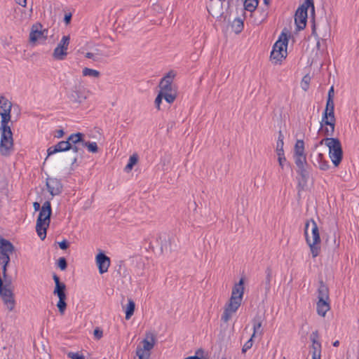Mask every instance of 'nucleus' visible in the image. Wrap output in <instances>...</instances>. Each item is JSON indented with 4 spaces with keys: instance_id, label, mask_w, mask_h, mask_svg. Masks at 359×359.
Instances as JSON below:
<instances>
[{
    "instance_id": "21",
    "label": "nucleus",
    "mask_w": 359,
    "mask_h": 359,
    "mask_svg": "<svg viewBox=\"0 0 359 359\" xmlns=\"http://www.w3.org/2000/svg\"><path fill=\"white\" fill-rule=\"evenodd\" d=\"M264 321V316L260 314H257L252 319L253 324V334L252 338L255 337L256 334L262 335L263 329L262 323Z\"/></svg>"
},
{
    "instance_id": "56",
    "label": "nucleus",
    "mask_w": 359,
    "mask_h": 359,
    "mask_svg": "<svg viewBox=\"0 0 359 359\" xmlns=\"http://www.w3.org/2000/svg\"><path fill=\"white\" fill-rule=\"evenodd\" d=\"M284 142L280 141V140H278L276 142V150H281L283 149Z\"/></svg>"
},
{
    "instance_id": "31",
    "label": "nucleus",
    "mask_w": 359,
    "mask_h": 359,
    "mask_svg": "<svg viewBox=\"0 0 359 359\" xmlns=\"http://www.w3.org/2000/svg\"><path fill=\"white\" fill-rule=\"evenodd\" d=\"M135 309V304L131 299H128V304L126 307V319L129 320L134 313Z\"/></svg>"
},
{
    "instance_id": "1",
    "label": "nucleus",
    "mask_w": 359,
    "mask_h": 359,
    "mask_svg": "<svg viewBox=\"0 0 359 359\" xmlns=\"http://www.w3.org/2000/svg\"><path fill=\"white\" fill-rule=\"evenodd\" d=\"M84 134L82 133H75L71 134L67 139L70 143L71 151L65 154L64 158L67 163L74 166L77 162L79 158H82L84 150H82V144L83 142Z\"/></svg>"
},
{
    "instance_id": "34",
    "label": "nucleus",
    "mask_w": 359,
    "mask_h": 359,
    "mask_svg": "<svg viewBox=\"0 0 359 359\" xmlns=\"http://www.w3.org/2000/svg\"><path fill=\"white\" fill-rule=\"evenodd\" d=\"M137 161H138V156H137V154H134L132 156H130V158H129L128 163V164L126 165V168L124 169L125 171L127 172H130L133 169V166L135 164H137Z\"/></svg>"
},
{
    "instance_id": "46",
    "label": "nucleus",
    "mask_w": 359,
    "mask_h": 359,
    "mask_svg": "<svg viewBox=\"0 0 359 359\" xmlns=\"http://www.w3.org/2000/svg\"><path fill=\"white\" fill-rule=\"evenodd\" d=\"M310 80V77L308 75H306L302 79V88L303 90H306L309 88V81Z\"/></svg>"
},
{
    "instance_id": "22",
    "label": "nucleus",
    "mask_w": 359,
    "mask_h": 359,
    "mask_svg": "<svg viewBox=\"0 0 359 359\" xmlns=\"http://www.w3.org/2000/svg\"><path fill=\"white\" fill-rule=\"evenodd\" d=\"M314 166L322 170H327L330 168L329 162L325 158L323 154L319 153L316 155L313 161Z\"/></svg>"
},
{
    "instance_id": "4",
    "label": "nucleus",
    "mask_w": 359,
    "mask_h": 359,
    "mask_svg": "<svg viewBox=\"0 0 359 359\" xmlns=\"http://www.w3.org/2000/svg\"><path fill=\"white\" fill-rule=\"evenodd\" d=\"M289 36H290L283 31L278 41L274 43L271 52L270 59L275 63L281 62L287 57V47Z\"/></svg>"
},
{
    "instance_id": "59",
    "label": "nucleus",
    "mask_w": 359,
    "mask_h": 359,
    "mask_svg": "<svg viewBox=\"0 0 359 359\" xmlns=\"http://www.w3.org/2000/svg\"><path fill=\"white\" fill-rule=\"evenodd\" d=\"M33 208H34V211H39L41 208V205H40V203H38V202H34L33 203Z\"/></svg>"
},
{
    "instance_id": "51",
    "label": "nucleus",
    "mask_w": 359,
    "mask_h": 359,
    "mask_svg": "<svg viewBox=\"0 0 359 359\" xmlns=\"http://www.w3.org/2000/svg\"><path fill=\"white\" fill-rule=\"evenodd\" d=\"M2 266V274L3 277L5 279V282H8L7 280V267L8 265L1 264Z\"/></svg>"
},
{
    "instance_id": "3",
    "label": "nucleus",
    "mask_w": 359,
    "mask_h": 359,
    "mask_svg": "<svg viewBox=\"0 0 359 359\" xmlns=\"http://www.w3.org/2000/svg\"><path fill=\"white\" fill-rule=\"evenodd\" d=\"M51 215L52 208L50 202L49 201H45L39 210L36 224V231L42 241L46 238V231L50 225Z\"/></svg>"
},
{
    "instance_id": "6",
    "label": "nucleus",
    "mask_w": 359,
    "mask_h": 359,
    "mask_svg": "<svg viewBox=\"0 0 359 359\" xmlns=\"http://www.w3.org/2000/svg\"><path fill=\"white\" fill-rule=\"evenodd\" d=\"M325 144L329 149V156L335 167H338L343 158L341 143L338 138L325 137Z\"/></svg>"
},
{
    "instance_id": "35",
    "label": "nucleus",
    "mask_w": 359,
    "mask_h": 359,
    "mask_svg": "<svg viewBox=\"0 0 359 359\" xmlns=\"http://www.w3.org/2000/svg\"><path fill=\"white\" fill-rule=\"evenodd\" d=\"M297 167L307 165L306 154H294Z\"/></svg>"
},
{
    "instance_id": "52",
    "label": "nucleus",
    "mask_w": 359,
    "mask_h": 359,
    "mask_svg": "<svg viewBox=\"0 0 359 359\" xmlns=\"http://www.w3.org/2000/svg\"><path fill=\"white\" fill-rule=\"evenodd\" d=\"M334 87L332 86L328 91L327 100H334Z\"/></svg>"
},
{
    "instance_id": "29",
    "label": "nucleus",
    "mask_w": 359,
    "mask_h": 359,
    "mask_svg": "<svg viewBox=\"0 0 359 359\" xmlns=\"http://www.w3.org/2000/svg\"><path fill=\"white\" fill-rule=\"evenodd\" d=\"M297 172L300 175L302 181L306 184L309 178L310 175L309 165L307 164L297 167Z\"/></svg>"
},
{
    "instance_id": "64",
    "label": "nucleus",
    "mask_w": 359,
    "mask_h": 359,
    "mask_svg": "<svg viewBox=\"0 0 359 359\" xmlns=\"http://www.w3.org/2000/svg\"><path fill=\"white\" fill-rule=\"evenodd\" d=\"M325 144V138L321 140L318 144L315 145V148H316L318 145H323Z\"/></svg>"
},
{
    "instance_id": "54",
    "label": "nucleus",
    "mask_w": 359,
    "mask_h": 359,
    "mask_svg": "<svg viewBox=\"0 0 359 359\" xmlns=\"http://www.w3.org/2000/svg\"><path fill=\"white\" fill-rule=\"evenodd\" d=\"M86 57L87 58H89V59H93L94 61H97L98 60V57L93 53H87L85 55Z\"/></svg>"
},
{
    "instance_id": "40",
    "label": "nucleus",
    "mask_w": 359,
    "mask_h": 359,
    "mask_svg": "<svg viewBox=\"0 0 359 359\" xmlns=\"http://www.w3.org/2000/svg\"><path fill=\"white\" fill-rule=\"evenodd\" d=\"M57 265L61 271H65L67 268V262L65 257H60L57 260Z\"/></svg>"
},
{
    "instance_id": "49",
    "label": "nucleus",
    "mask_w": 359,
    "mask_h": 359,
    "mask_svg": "<svg viewBox=\"0 0 359 359\" xmlns=\"http://www.w3.org/2000/svg\"><path fill=\"white\" fill-rule=\"evenodd\" d=\"M58 245L61 250H65L69 248V243L66 239H64L62 241L59 242Z\"/></svg>"
},
{
    "instance_id": "37",
    "label": "nucleus",
    "mask_w": 359,
    "mask_h": 359,
    "mask_svg": "<svg viewBox=\"0 0 359 359\" xmlns=\"http://www.w3.org/2000/svg\"><path fill=\"white\" fill-rule=\"evenodd\" d=\"M294 154H304V142L302 140H297L294 145Z\"/></svg>"
},
{
    "instance_id": "62",
    "label": "nucleus",
    "mask_w": 359,
    "mask_h": 359,
    "mask_svg": "<svg viewBox=\"0 0 359 359\" xmlns=\"http://www.w3.org/2000/svg\"><path fill=\"white\" fill-rule=\"evenodd\" d=\"M278 140H280V141H283V140H284V135L281 130H279V132H278Z\"/></svg>"
},
{
    "instance_id": "11",
    "label": "nucleus",
    "mask_w": 359,
    "mask_h": 359,
    "mask_svg": "<svg viewBox=\"0 0 359 359\" xmlns=\"http://www.w3.org/2000/svg\"><path fill=\"white\" fill-rule=\"evenodd\" d=\"M70 36H64L61 41L57 44V47L54 49L53 57L57 60H63L67 55V48L69 44Z\"/></svg>"
},
{
    "instance_id": "5",
    "label": "nucleus",
    "mask_w": 359,
    "mask_h": 359,
    "mask_svg": "<svg viewBox=\"0 0 359 359\" xmlns=\"http://www.w3.org/2000/svg\"><path fill=\"white\" fill-rule=\"evenodd\" d=\"M329 289L327 286L321 280L319 281L318 289V302L316 304L317 313L325 317L326 313L330 309Z\"/></svg>"
},
{
    "instance_id": "36",
    "label": "nucleus",
    "mask_w": 359,
    "mask_h": 359,
    "mask_svg": "<svg viewBox=\"0 0 359 359\" xmlns=\"http://www.w3.org/2000/svg\"><path fill=\"white\" fill-rule=\"evenodd\" d=\"M59 300L56 304L58 311L61 315H63L65 313V311L67 309V303H66V299L67 297H58Z\"/></svg>"
},
{
    "instance_id": "2",
    "label": "nucleus",
    "mask_w": 359,
    "mask_h": 359,
    "mask_svg": "<svg viewBox=\"0 0 359 359\" xmlns=\"http://www.w3.org/2000/svg\"><path fill=\"white\" fill-rule=\"evenodd\" d=\"M304 236L313 257H316L320 250V236L318 225L313 219L306 220L304 226Z\"/></svg>"
},
{
    "instance_id": "28",
    "label": "nucleus",
    "mask_w": 359,
    "mask_h": 359,
    "mask_svg": "<svg viewBox=\"0 0 359 359\" xmlns=\"http://www.w3.org/2000/svg\"><path fill=\"white\" fill-rule=\"evenodd\" d=\"M330 121H336L334 113H332V111H329L325 109L322 114V120L320 121L321 126L328 125V123H330Z\"/></svg>"
},
{
    "instance_id": "30",
    "label": "nucleus",
    "mask_w": 359,
    "mask_h": 359,
    "mask_svg": "<svg viewBox=\"0 0 359 359\" xmlns=\"http://www.w3.org/2000/svg\"><path fill=\"white\" fill-rule=\"evenodd\" d=\"M243 21L239 18H235L231 24V29L236 34H240L243 31Z\"/></svg>"
},
{
    "instance_id": "25",
    "label": "nucleus",
    "mask_w": 359,
    "mask_h": 359,
    "mask_svg": "<svg viewBox=\"0 0 359 359\" xmlns=\"http://www.w3.org/2000/svg\"><path fill=\"white\" fill-rule=\"evenodd\" d=\"M329 122L328 125L320 126L318 130V133H322L325 137H332L334 133L336 121H330Z\"/></svg>"
},
{
    "instance_id": "19",
    "label": "nucleus",
    "mask_w": 359,
    "mask_h": 359,
    "mask_svg": "<svg viewBox=\"0 0 359 359\" xmlns=\"http://www.w3.org/2000/svg\"><path fill=\"white\" fill-rule=\"evenodd\" d=\"M318 335V332H313L311 336L312 341V358L320 359L321 358V344L317 340Z\"/></svg>"
},
{
    "instance_id": "9",
    "label": "nucleus",
    "mask_w": 359,
    "mask_h": 359,
    "mask_svg": "<svg viewBox=\"0 0 359 359\" xmlns=\"http://www.w3.org/2000/svg\"><path fill=\"white\" fill-rule=\"evenodd\" d=\"M42 25L40 23L34 24L32 26L29 36V43L32 46L36 45L37 43H44L48 36V29L41 30Z\"/></svg>"
},
{
    "instance_id": "61",
    "label": "nucleus",
    "mask_w": 359,
    "mask_h": 359,
    "mask_svg": "<svg viewBox=\"0 0 359 359\" xmlns=\"http://www.w3.org/2000/svg\"><path fill=\"white\" fill-rule=\"evenodd\" d=\"M53 279L55 282V284L57 285V283H60V278L57 276V275H56L55 273H53Z\"/></svg>"
},
{
    "instance_id": "18",
    "label": "nucleus",
    "mask_w": 359,
    "mask_h": 359,
    "mask_svg": "<svg viewBox=\"0 0 359 359\" xmlns=\"http://www.w3.org/2000/svg\"><path fill=\"white\" fill-rule=\"evenodd\" d=\"M71 151L70 143L66 141H60L54 146L50 147L47 149L48 156L53 155L58 152Z\"/></svg>"
},
{
    "instance_id": "8",
    "label": "nucleus",
    "mask_w": 359,
    "mask_h": 359,
    "mask_svg": "<svg viewBox=\"0 0 359 359\" xmlns=\"http://www.w3.org/2000/svg\"><path fill=\"white\" fill-rule=\"evenodd\" d=\"M143 346H137L136 354L139 359H149L150 356L149 351L152 349L155 344V335L151 332H147L146 337L142 341Z\"/></svg>"
},
{
    "instance_id": "39",
    "label": "nucleus",
    "mask_w": 359,
    "mask_h": 359,
    "mask_svg": "<svg viewBox=\"0 0 359 359\" xmlns=\"http://www.w3.org/2000/svg\"><path fill=\"white\" fill-rule=\"evenodd\" d=\"M82 73H83V75L85 76H93V77H98L100 74V72H98L95 69L88 68V67H85L83 69Z\"/></svg>"
},
{
    "instance_id": "42",
    "label": "nucleus",
    "mask_w": 359,
    "mask_h": 359,
    "mask_svg": "<svg viewBox=\"0 0 359 359\" xmlns=\"http://www.w3.org/2000/svg\"><path fill=\"white\" fill-rule=\"evenodd\" d=\"M164 99L163 98V93H161V92H158L155 100H154V104H155V107L156 108L158 109V110H160L161 109V104L162 103V100Z\"/></svg>"
},
{
    "instance_id": "48",
    "label": "nucleus",
    "mask_w": 359,
    "mask_h": 359,
    "mask_svg": "<svg viewBox=\"0 0 359 359\" xmlns=\"http://www.w3.org/2000/svg\"><path fill=\"white\" fill-rule=\"evenodd\" d=\"M93 334L95 339H100L103 336L102 330H101L100 327L95 328L93 331Z\"/></svg>"
},
{
    "instance_id": "26",
    "label": "nucleus",
    "mask_w": 359,
    "mask_h": 359,
    "mask_svg": "<svg viewBox=\"0 0 359 359\" xmlns=\"http://www.w3.org/2000/svg\"><path fill=\"white\" fill-rule=\"evenodd\" d=\"M237 310L238 309H235V306L233 305L231 306L230 302H229L228 304H226L224 307V310L222 316L221 320L224 323H227L231 318L232 313H235Z\"/></svg>"
},
{
    "instance_id": "24",
    "label": "nucleus",
    "mask_w": 359,
    "mask_h": 359,
    "mask_svg": "<svg viewBox=\"0 0 359 359\" xmlns=\"http://www.w3.org/2000/svg\"><path fill=\"white\" fill-rule=\"evenodd\" d=\"M266 277L262 283V286L264 288V294L266 297L271 290V282L273 277V271L270 266H267L265 270Z\"/></svg>"
},
{
    "instance_id": "16",
    "label": "nucleus",
    "mask_w": 359,
    "mask_h": 359,
    "mask_svg": "<svg viewBox=\"0 0 359 359\" xmlns=\"http://www.w3.org/2000/svg\"><path fill=\"white\" fill-rule=\"evenodd\" d=\"M96 264L99 270V273L102 274L108 271L110 265V258L103 252H100L96 255Z\"/></svg>"
},
{
    "instance_id": "45",
    "label": "nucleus",
    "mask_w": 359,
    "mask_h": 359,
    "mask_svg": "<svg viewBox=\"0 0 359 359\" xmlns=\"http://www.w3.org/2000/svg\"><path fill=\"white\" fill-rule=\"evenodd\" d=\"M325 109L328 110L329 111H332V113H334V100H327L326 106Z\"/></svg>"
},
{
    "instance_id": "50",
    "label": "nucleus",
    "mask_w": 359,
    "mask_h": 359,
    "mask_svg": "<svg viewBox=\"0 0 359 359\" xmlns=\"http://www.w3.org/2000/svg\"><path fill=\"white\" fill-rule=\"evenodd\" d=\"M72 15L71 13H65L64 22L66 25H69L72 20Z\"/></svg>"
},
{
    "instance_id": "20",
    "label": "nucleus",
    "mask_w": 359,
    "mask_h": 359,
    "mask_svg": "<svg viewBox=\"0 0 359 359\" xmlns=\"http://www.w3.org/2000/svg\"><path fill=\"white\" fill-rule=\"evenodd\" d=\"M12 103L8 101L4 95L0 96V116L3 118L4 116L6 118H11V111Z\"/></svg>"
},
{
    "instance_id": "43",
    "label": "nucleus",
    "mask_w": 359,
    "mask_h": 359,
    "mask_svg": "<svg viewBox=\"0 0 359 359\" xmlns=\"http://www.w3.org/2000/svg\"><path fill=\"white\" fill-rule=\"evenodd\" d=\"M11 262L10 255L0 254V264L8 265Z\"/></svg>"
},
{
    "instance_id": "23",
    "label": "nucleus",
    "mask_w": 359,
    "mask_h": 359,
    "mask_svg": "<svg viewBox=\"0 0 359 359\" xmlns=\"http://www.w3.org/2000/svg\"><path fill=\"white\" fill-rule=\"evenodd\" d=\"M15 251L13 244L8 240L0 236V254H12Z\"/></svg>"
},
{
    "instance_id": "44",
    "label": "nucleus",
    "mask_w": 359,
    "mask_h": 359,
    "mask_svg": "<svg viewBox=\"0 0 359 359\" xmlns=\"http://www.w3.org/2000/svg\"><path fill=\"white\" fill-rule=\"evenodd\" d=\"M68 358L71 359H85V357L83 355L80 354L79 352L74 353V352H69L67 353Z\"/></svg>"
},
{
    "instance_id": "12",
    "label": "nucleus",
    "mask_w": 359,
    "mask_h": 359,
    "mask_svg": "<svg viewBox=\"0 0 359 359\" xmlns=\"http://www.w3.org/2000/svg\"><path fill=\"white\" fill-rule=\"evenodd\" d=\"M175 76L174 71L168 72L160 81L158 87L160 88L161 93H168L177 91L175 86L172 85L173 79Z\"/></svg>"
},
{
    "instance_id": "53",
    "label": "nucleus",
    "mask_w": 359,
    "mask_h": 359,
    "mask_svg": "<svg viewBox=\"0 0 359 359\" xmlns=\"http://www.w3.org/2000/svg\"><path fill=\"white\" fill-rule=\"evenodd\" d=\"M32 12H33V3L32 4V6L29 8V11L28 14L27 13V12L25 10L21 11V14H22V16L24 15L25 17H27V15H28V18H29L32 15Z\"/></svg>"
},
{
    "instance_id": "15",
    "label": "nucleus",
    "mask_w": 359,
    "mask_h": 359,
    "mask_svg": "<svg viewBox=\"0 0 359 359\" xmlns=\"http://www.w3.org/2000/svg\"><path fill=\"white\" fill-rule=\"evenodd\" d=\"M70 102L81 104L87 98V92L83 87L75 86L68 95Z\"/></svg>"
},
{
    "instance_id": "55",
    "label": "nucleus",
    "mask_w": 359,
    "mask_h": 359,
    "mask_svg": "<svg viewBox=\"0 0 359 359\" xmlns=\"http://www.w3.org/2000/svg\"><path fill=\"white\" fill-rule=\"evenodd\" d=\"M65 135V132L62 129L57 130L55 131V137L60 138L62 137Z\"/></svg>"
},
{
    "instance_id": "60",
    "label": "nucleus",
    "mask_w": 359,
    "mask_h": 359,
    "mask_svg": "<svg viewBox=\"0 0 359 359\" xmlns=\"http://www.w3.org/2000/svg\"><path fill=\"white\" fill-rule=\"evenodd\" d=\"M276 151L277 153L278 158H285L283 149Z\"/></svg>"
},
{
    "instance_id": "38",
    "label": "nucleus",
    "mask_w": 359,
    "mask_h": 359,
    "mask_svg": "<svg viewBox=\"0 0 359 359\" xmlns=\"http://www.w3.org/2000/svg\"><path fill=\"white\" fill-rule=\"evenodd\" d=\"M163 95L165 100L169 104H172L177 97V91L163 93Z\"/></svg>"
},
{
    "instance_id": "7",
    "label": "nucleus",
    "mask_w": 359,
    "mask_h": 359,
    "mask_svg": "<svg viewBox=\"0 0 359 359\" xmlns=\"http://www.w3.org/2000/svg\"><path fill=\"white\" fill-rule=\"evenodd\" d=\"M311 8V11L314 14L313 0H305L297 9L294 15V23L296 30L301 31L305 29L308 18V9Z\"/></svg>"
},
{
    "instance_id": "47",
    "label": "nucleus",
    "mask_w": 359,
    "mask_h": 359,
    "mask_svg": "<svg viewBox=\"0 0 359 359\" xmlns=\"http://www.w3.org/2000/svg\"><path fill=\"white\" fill-rule=\"evenodd\" d=\"M252 346V338L251 337L250 339L248 341H246L245 343V344L243 345V346L242 348V352L245 353L248 349L251 348Z\"/></svg>"
},
{
    "instance_id": "41",
    "label": "nucleus",
    "mask_w": 359,
    "mask_h": 359,
    "mask_svg": "<svg viewBox=\"0 0 359 359\" xmlns=\"http://www.w3.org/2000/svg\"><path fill=\"white\" fill-rule=\"evenodd\" d=\"M278 161L282 170H283L285 167L291 169V164L287 161L286 158H278Z\"/></svg>"
},
{
    "instance_id": "17",
    "label": "nucleus",
    "mask_w": 359,
    "mask_h": 359,
    "mask_svg": "<svg viewBox=\"0 0 359 359\" xmlns=\"http://www.w3.org/2000/svg\"><path fill=\"white\" fill-rule=\"evenodd\" d=\"M222 1L223 0H210L207 6V10L209 14L212 17L219 18L223 13Z\"/></svg>"
},
{
    "instance_id": "27",
    "label": "nucleus",
    "mask_w": 359,
    "mask_h": 359,
    "mask_svg": "<svg viewBox=\"0 0 359 359\" xmlns=\"http://www.w3.org/2000/svg\"><path fill=\"white\" fill-rule=\"evenodd\" d=\"M11 118H6V116H4L3 118L1 121V135H13V133L11 131V126L8 125V123L11 121Z\"/></svg>"
},
{
    "instance_id": "33",
    "label": "nucleus",
    "mask_w": 359,
    "mask_h": 359,
    "mask_svg": "<svg viewBox=\"0 0 359 359\" xmlns=\"http://www.w3.org/2000/svg\"><path fill=\"white\" fill-rule=\"evenodd\" d=\"M85 147H86L88 151L91 153H97L98 151V147L96 142L86 141L83 139V142L82 144V150H84Z\"/></svg>"
},
{
    "instance_id": "63",
    "label": "nucleus",
    "mask_w": 359,
    "mask_h": 359,
    "mask_svg": "<svg viewBox=\"0 0 359 359\" xmlns=\"http://www.w3.org/2000/svg\"><path fill=\"white\" fill-rule=\"evenodd\" d=\"M185 359H202V358L198 357V356H197V355H194V356L187 357Z\"/></svg>"
},
{
    "instance_id": "58",
    "label": "nucleus",
    "mask_w": 359,
    "mask_h": 359,
    "mask_svg": "<svg viewBox=\"0 0 359 359\" xmlns=\"http://www.w3.org/2000/svg\"><path fill=\"white\" fill-rule=\"evenodd\" d=\"M15 2L22 7H25L27 5V0H15Z\"/></svg>"
},
{
    "instance_id": "14",
    "label": "nucleus",
    "mask_w": 359,
    "mask_h": 359,
    "mask_svg": "<svg viewBox=\"0 0 359 359\" xmlns=\"http://www.w3.org/2000/svg\"><path fill=\"white\" fill-rule=\"evenodd\" d=\"M13 150V135H1L0 141V153L1 155L9 156Z\"/></svg>"
},
{
    "instance_id": "10",
    "label": "nucleus",
    "mask_w": 359,
    "mask_h": 359,
    "mask_svg": "<svg viewBox=\"0 0 359 359\" xmlns=\"http://www.w3.org/2000/svg\"><path fill=\"white\" fill-rule=\"evenodd\" d=\"M244 294V278H241L238 283H236L232 288L231 296L229 299L230 306L233 305L235 309H238L241 304Z\"/></svg>"
},
{
    "instance_id": "13",
    "label": "nucleus",
    "mask_w": 359,
    "mask_h": 359,
    "mask_svg": "<svg viewBox=\"0 0 359 359\" xmlns=\"http://www.w3.org/2000/svg\"><path fill=\"white\" fill-rule=\"evenodd\" d=\"M46 186L48 191L53 197L60 194L63 189L60 180L55 177H47Z\"/></svg>"
},
{
    "instance_id": "32",
    "label": "nucleus",
    "mask_w": 359,
    "mask_h": 359,
    "mask_svg": "<svg viewBox=\"0 0 359 359\" xmlns=\"http://www.w3.org/2000/svg\"><path fill=\"white\" fill-rule=\"evenodd\" d=\"M66 285L64 283H57L55 286V289L53 291V294L57 295V297H67L66 293Z\"/></svg>"
},
{
    "instance_id": "57",
    "label": "nucleus",
    "mask_w": 359,
    "mask_h": 359,
    "mask_svg": "<svg viewBox=\"0 0 359 359\" xmlns=\"http://www.w3.org/2000/svg\"><path fill=\"white\" fill-rule=\"evenodd\" d=\"M312 22H313V25H312V27H311L312 35H313L316 39H318V34L316 33V24H315L314 19L313 20Z\"/></svg>"
}]
</instances>
